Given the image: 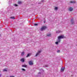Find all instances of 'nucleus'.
<instances>
[{
  "instance_id": "nucleus-28",
  "label": "nucleus",
  "mask_w": 77,
  "mask_h": 77,
  "mask_svg": "<svg viewBox=\"0 0 77 77\" xmlns=\"http://www.w3.org/2000/svg\"><path fill=\"white\" fill-rule=\"evenodd\" d=\"M42 2H44V0L42 1Z\"/></svg>"
},
{
  "instance_id": "nucleus-3",
  "label": "nucleus",
  "mask_w": 77,
  "mask_h": 77,
  "mask_svg": "<svg viewBox=\"0 0 77 77\" xmlns=\"http://www.w3.org/2000/svg\"><path fill=\"white\" fill-rule=\"evenodd\" d=\"M33 61L32 60L29 61V65H33Z\"/></svg>"
},
{
  "instance_id": "nucleus-12",
  "label": "nucleus",
  "mask_w": 77,
  "mask_h": 77,
  "mask_svg": "<svg viewBox=\"0 0 77 77\" xmlns=\"http://www.w3.org/2000/svg\"><path fill=\"white\" fill-rule=\"evenodd\" d=\"M47 36H51V34L49 33L47 35Z\"/></svg>"
},
{
  "instance_id": "nucleus-13",
  "label": "nucleus",
  "mask_w": 77,
  "mask_h": 77,
  "mask_svg": "<svg viewBox=\"0 0 77 77\" xmlns=\"http://www.w3.org/2000/svg\"><path fill=\"white\" fill-rule=\"evenodd\" d=\"M24 52H22L21 54V55L23 56H24Z\"/></svg>"
},
{
  "instance_id": "nucleus-1",
  "label": "nucleus",
  "mask_w": 77,
  "mask_h": 77,
  "mask_svg": "<svg viewBox=\"0 0 77 77\" xmlns=\"http://www.w3.org/2000/svg\"><path fill=\"white\" fill-rule=\"evenodd\" d=\"M64 38L63 35H60L58 37V39L57 40V42L59 43L60 42V39H63Z\"/></svg>"
},
{
  "instance_id": "nucleus-11",
  "label": "nucleus",
  "mask_w": 77,
  "mask_h": 77,
  "mask_svg": "<svg viewBox=\"0 0 77 77\" xmlns=\"http://www.w3.org/2000/svg\"><path fill=\"white\" fill-rule=\"evenodd\" d=\"M21 61L22 62H24V58H22V59L21 60Z\"/></svg>"
},
{
  "instance_id": "nucleus-14",
  "label": "nucleus",
  "mask_w": 77,
  "mask_h": 77,
  "mask_svg": "<svg viewBox=\"0 0 77 77\" xmlns=\"http://www.w3.org/2000/svg\"><path fill=\"white\" fill-rule=\"evenodd\" d=\"M22 67H27V65H23L22 66Z\"/></svg>"
},
{
  "instance_id": "nucleus-8",
  "label": "nucleus",
  "mask_w": 77,
  "mask_h": 77,
  "mask_svg": "<svg viewBox=\"0 0 77 77\" xmlns=\"http://www.w3.org/2000/svg\"><path fill=\"white\" fill-rule=\"evenodd\" d=\"M62 31L61 30H58L56 31L57 33H62Z\"/></svg>"
},
{
  "instance_id": "nucleus-22",
  "label": "nucleus",
  "mask_w": 77,
  "mask_h": 77,
  "mask_svg": "<svg viewBox=\"0 0 77 77\" xmlns=\"http://www.w3.org/2000/svg\"><path fill=\"white\" fill-rule=\"evenodd\" d=\"M34 26H38V24L37 23H35L34 24Z\"/></svg>"
},
{
  "instance_id": "nucleus-18",
  "label": "nucleus",
  "mask_w": 77,
  "mask_h": 77,
  "mask_svg": "<svg viewBox=\"0 0 77 77\" xmlns=\"http://www.w3.org/2000/svg\"><path fill=\"white\" fill-rule=\"evenodd\" d=\"M48 65H44L43 66V67H48Z\"/></svg>"
},
{
  "instance_id": "nucleus-19",
  "label": "nucleus",
  "mask_w": 77,
  "mask_h": 77,
  "mask_svg": "<svg viewBox=\"0 0 77 77\" xmlns=\"http://www.w3.org/2000/svg\"><path fill=\"white\" fill-rule=\"evenodd\" d=\"M59 42H55V44H56L57 45H58V44H59Z\"/></svg>"
},
{
  "instance_id": "nucleus-25",
  "label": "nucleus",
  "mask_w": 77,
  "mask_h": 77,
  "mask_svg": "<svg viewBox=\"0 0 77 77\" xmlns=\"http://www.w3.org/2000/svg\"><path fill=\"white\" fill-rule=\"evenodd\" d=\"M14 6H18V5L17 4H15Z\"/></svg>"
},
{
  "instance_id": "nucleus-26",
  "label": "nucleus",
  "mask_w": 77,
  "mask_h": 77,
  "mask_svg": "<svg viewBox=\"0 0 77 77\" xmlns=\"http://www.w3.org/2000/svg\"><path fill=\"white\" fill-rule=\"evenodd\" d=\"M41 74V72H39L38 73V75H40Z\"/></svg>"
},
{
  "instance_id": "nucleus-27",
  "label": "nucleus",
  "mask_w": 77,
  "mask_h": 77,
  "mask_svg": "<svg viewBox=\"0 0 77 77\" xmlns=\"http://www.w3.org/2000/svg\"><path fill=\"white\" fill-rule=\"evenodd\" d=\"M2 76V74H0V77Z\"/></svg>"
},
{
  "instance_id": "nucleus-15",
  "label": "nucleus",
  "mask_w": 77,
  "mask_h": 77,
  "mask_svg": "<svg viewBox=\"0 0 77 77\" xmlns=\"http://www.w3.org/2000/svg\"><path fill=\"white\" fill-rule=\"evenodd\" d=\"M21 69L22 71H26V70L22 68Z\"/></svg>"
},
{
  "instance_id": "nucleus-2",
  "label": "nucleus",
  "mask_w": 77,
  "mask_h": 77,
  "mask_svg": "<svg viewBox=\"0 0 77 77\" xmlns=\"http://www.w3.org/2000/svg\"><path fill=\"white\" fill-rule=\"evenodd\" d=\"M41 53V50L38 51H37V53L36 54H35V56L36 57H37V56H38V55H39V54H40V53Z\"/></svg>"
},
{
  "instance_id": "nucleus-10",
  "label": "nucleus",
  "mask_w": 77,
  "mask_h": 77,
  "mask_svg": "<svg viewBox=\"0 0 77 77\" xmlns=\"http://www.w3.org/2000/svg\"><path fill=\"white\" fill-rule=\"evenodd\" d=\"M58 9V7H55L54 8V9L55 11H57Z\"/></svg>"
},
{
  "instance_id": "nucleus-20",
  "label": "nucleus",
  "mask_w": 77,
  "mask_h": 77,
  "mask_svg": "<svg viewBox=\"0 0 77 77\" xmlns=\"http://www.w3.org/2000/svg\"><path fill=\"white\" fill-rule=\"evenodd\" d=\"M11 19H15V17H11Z\"/></svg>"
},
{
  "instance_id": "nucleus-5",
  "label": "nucleus",
  "mask_w": 77,
  "mask_h": 77,
  "mask_svg": "<svg viewBox=\"0 0 77 77\" xmlns=\"http://www.w3.org/2000/svg\"><path fill=\"white\" fill-rule=\"evenodd\" d=\"M70 23L72 24H74L75 22L74 21V19H72L71 20Z\"/></svg>"
},
{
  "instance_id": "nucleus-4",
  "label": "nucleus",
  "mask_w": 77,
  "mask_h": 77,
  "mask_svg": "<svg viewBox=\"0 0 77 77\" xmlns=\"http://www.w3.org/2000/svg\"><path fill=\"white\" fill-rule=\"evenodd\" d=\"M68 10H69V11H70V12H71V11H72L73 10V8H72L71 7H70L69 8Z\"/></svg>"
},
{
  "instance_id": "nucleus-7",
  "label": "nucleus",
  "mask_w": 77,
  "mask_h": 77,
  "mask_svg": "<svg viewBox=\"0 0 77 77\" xmlns=\"http://www.w3.org/2000/svg\"><path fill=\"white\" fill-rule=\"evenodd\" d=\"M47 28V27L45 26H44L42 27V28H41V29L42 30H45V29Z\"/></svg>"
},
{
  "instance_id": "nucleus-29",
  "label": "nucleus",
  "mask_w": 77,
  "mask_h": 77,
  "mask_svg": "<svg viewBox=\"0 0 77 77\" xmlns=\"http://www.w3.org/2000/svg\"><path fill=\"white\" fill-rule=\"evenodd\" d=\"M45 23V21H44V23Z\"/></svg>"
},
{
  "instance_id": "nucleus-17",
  "label": "nucleus",
  "mask_w": 77,
  "mask_h": 77,
  "mask_svg": "<svg viewBox=\"0 0 77 77\" xmlns=\"http://www.w3.org/2000/svg\"><path fill=\"white\" fill-rule=\"evenodd\" d=\"M3 71L4 72H6L7 71V69H3Z\"/></svg>"
},
{
  "instance_id": "nucleus-16",
  "label": "nucleus",
  "mask_w": 77,
  "mask_h": 77,
  "mask_svg": "<svg viewBox=\"0 0 77 77\" xmlns=\"http://www.w3.org/2000/svg\"><path fill=\"white\" fill-rule=\"evenodd\" d=\"M30 56V54H28L27 56H26V57H29V56Z\"/></svg>"
},
{
  "instance_id": "nucleus-21",
  "label": "nucleus",
  "mask_w": 77,
  "mask_h": 77,
  "mask_svg": "<svg viewBox=\"0 0 77 77\" xmlns=\"http://www.w3.org/2000/svg\"><path fill=\"white\" fill-rule=\"evenodd\" d=\"M18 3H19V4H21V2L20 1H19V2H18Z\"/></svg>"
},
{
  "instance_id": "nucleus-30",
  "label": "nucleus",
  "mask_w": 77,
  "mask_h": 77,
  "mask_svg": "<svg viewBox=\"0 0 77 77\" xmlns=\"http://www.w3.org/2000/svg\"><path fill=\"white\" fill-rule=\"evenodd\" d=\"M0 72H1V71H0Z\"/></svg>"
},
{
  "instance_id": "nucleus-24",
  "label": "nucleus",
  "mask_w": 77,
  "mask_h": 77,
  "mask_svg": "<svg viewBox=\"0 0 77 77\" xmlns=\"http://www.w3.org/2000/svg\"><path fill=\"white\" fill-rule=\"evenodd\" d=\"M60 50H59L57 51V53H60Z\"/></svg>"
},
{
  "instance_id": "nucleus-9",
  "label": "nucleus",
  "mask_w": 77,
  "mask_h": 77,
  "mask_svg": "<svg viewBox=\"0 0 77 77\" xmlns=\"http://www.w3.org/2000/svg\"><path fill=\"white\" fill-rule=\"evenodd\" d=\"M76 2H75V1H71L70 2V3H75Z\"/></svg>"
},
{
  "instance_id": "nucleus-6",
  "label": "nucleus",
  "mask_w": 77,
  "mask_h": 77,
  "mask_svg": "<svg viewBox=\"0 0 77 77\" xmlns=\"http://www.w3.org/2000/svg\"><path fill=\"white\" fill-rule=\"evenodd\" d=\"M65 69V67H63L61 68L60 69V72H63L64 71V70Z\"/></svg>"
},
{
  "instance_id": "nucleus-23",
  "label": "nucleus",
  "mask_w": 77,
  "mask_h": 77,
  "mask_svg": "<svg viewBox=\"0 0 77 77\" xmlns=\"http://www.w3.org/2000/svg\"><path fill=\"white\" fill-rule=\"evenodd\" d=\"M9 77H15V76L13 75H11L9 76Z\"/></svg>"
}]
</instances>
